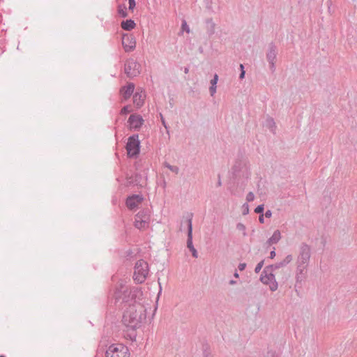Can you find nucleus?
Wrapping results in <instances>:
<instances>
[{"instance_id":"f8f14e48","label":"nucleus","mask_w":357,"mask_h":357,"mask_svg":"<svg viewBox=\"0 0 357 357\" xmlns=\"http://www.w3.org/2000/svg\"><path fill=\"white\" fill-rule=\"evenodd\" d=\"M188 239H187V247L191 251L192 255L195 258L198 257V252L195 248L192 243V218H188Z\"/></svg>"},{"instance_id":"423d86ee","label":"nucleus","mask_w":357,"mask_h":357,"mask_svg":"<svg viewBox=\"0 0 357 357\" xmlns=\"http://www.w3.org/2000/svg\"><path fill=\"white\" fill-rule=\"evenodd\" d=\"M311 257V249L309 245L303 243L299 249V254L296 259V264L308 266Z\"/></svg>"},{"instance_id":"79ce46f5","label":"nucleus","mask_w":357,"mask_h":357,"mask_svg":"<svg viewBox=\"0 0 357 357\" xmlns=\"http://www.w3.org/2000/svg\"><path fill=\"white\" fill-rule=\"evenodd\" d=\"M229 284H236V281L231 280L229 281Z\"/></svg>"},{"instance_id":"c03bdc74","label":"nucleus","mask_w":357,"mask_h":357,"mask_svg":"<svg viewBox=\"0 0 357 357\" xmlns=\"http://www.w3.org/2000/svg\"><path fill=\"white\" fill-rule=\"evenodd\" d=\"M234 276L235 278H238L239 277V275H238V273H237V271H236V272L234 273Z\"/></svg>"},{"instance_id":"ddd939ff","label":"nucleus","mask_w":357,"mask_h":357,"mask_svg":"<svg viewBox=\"0 0 357 357\" xmlns=\"http://www.w3.org/2000/svg\"><path fill=\"white\" fill-rule=\"evenodd\" d=\"M146 98V92L142 89H138L133 94V104L137 108H141L144 104Z\"/></svg>"},{"instance_id":"393cba45","label":"nucleus","mask_w":357,"mask_h":357,"mask_svg":"<svg viewBox=\"0 0 357 357\" xmlns=\"http://www.w3.org/2000/svg\"><path fill=\"white\" fill-rule=\"evenodd\" d=\"M293 259V257L291 255H288L285 257V258L281 261V262L282 263V265L284 266H287V264H289Z\"/></svg>"},{"instance_id":"7ed1b4c3","label":"nucleus","mask_w":357,"mask_h":357,"mask_svg":"<svg viewBox=\"0 0 357 357\" xmlns=\"http://www.w3.org/2000/svg\"><path fill=\"white\" fill-rule=\"evenodd\" d=\"M130 355L128 347L121 343L112 344L105 353L106 357H130Z\"/></svg>"},{"instance_id":"7c9ffc66","label":"nucleus","mask_w":357,"mask_h":357,"mask_svg":"<svg viewBox=\"0 0 357 357\" xmlns=\"http://www.w3.org/2000/svg\"><path fill=\"white\" fill-rule=\"evenodd\" d=\"M255 212L256 213L263 214V212H264V205L263 204H260L257 207H256L255 209Z\"/></svg>"},{"instance_id":"f704fd0d","label":"nucleus","mask_w":357,"mask_h":357,"mask_svg":"<svg viewBox=\"0 0 357 357\" xmlns=\"http://www.w3.org/2000/svg\"><path fill=\"white\" fill-rule=\"evenodd\" d=\"M245 267H246L245 263H241L238 264V266L239 271H243L245 268Z\"/></svg>"},{"instance_id":"1a4fd4ad","label":"nucleus","mask_w":357,"mask_h":357,"mask_svg":"<svg viewBox=\"0 0 357 357\" xmlns=\"http://www.w3.org/2000/svg\"><path fill=\"white\" fill-rule=\"evenodd\" d=\"M144 120L139 114H131L128 120V126L130 130L137 131L143 126Z\"/></svg>"},{"instance_id":"412c9836","label":"nucleus","mask_w":357,"mask_h":357,"mask_svg":"<svg viewBox=\"0 0 357 357\" xmlns=\"http://www.w3.org/2000/svg\"><path fill=\"white\" fill-rule=\"evenodd\" d=\"M206 27L210 34H213L215 32V24L212 20L206 21Z\"/></svg>"},{"instance_id":"f3484780","label":"nucleus","mask_w":357,"mask_h":357,"mask_svg":"<svg viewBox=\"0 0 357 357\" xmlns=\"http://www.w3.org/2000/svg\"><path fill=\"white\" fill-rule=\"evenodd\" d=\"M136 26V24L134 20L129 19L125 21H122L121 23V26L123 29L126 31L132 30Z\"/></svg>"},{"instance_id":"dca6fc26","label":"nucleus","mask_w":357,"mask_h":357,"mask_svg":"<svg viewBox=\"0 0 357 357\" xmlns=\"http://www.w3.org/2000/svg\"><path fill=\"white\" fill-rule=\"evenodd\" d=\"M135 84L133 83H128L126 86L121 88L120 93L122 95L125 100L130 98L135 90Z\"/></svg>"},{"instance_id":"bb28decb","label":"nucleus","mask_w":357,"mask_h":357,"mask_svg":"<svg viewBox=\"0 0 357 357\" xmlns=\"http://www.w3.org/2000/svg\"><path fill=\"white\" fill-rule=\"evenodd\" d=\"M181 28H182V30L183 31H186L188 33H189L190 32V27L188 25L187 22L185 20H183V22H182V25H181Z\"/></svg>"},{"instance_id":"473e14b6","label":"nucleus","mask_w":357,"mask_h":357,"mask_svg":"<svg viewBox=\"0 0 357 357\" xmlns=\"http://www.w3.org/2000/svg\"><path fill=\"white\" fill-rule=\"evenodd\" d=\"M128 3H129V9L130 10H133V9L135 8V6H136V3H135V0H128Z\"/></svg>"},{"instance_id":"4c0bfd02","label":"nucleus","mask_w":357,"mask_h":357,"mask_svg":"<svg viewBox=\"0 0 357 357\" xmlns=\"http://www.w3.org/2000/svg\"><path fill=\"white\" fill-rule=\"evenodd\" d=\"M265 357H276L273 352H268Z\"/></svg>"},{"instance_id":"20e7f679","label":"nucleus","mask_w":357,"mask_h":357,"mask_svg":"<svg viewBox=\"0 0 357 357\" xmlns=\"http://www.w3.org/2000/svg\"><path fill=\"white\" fill-rule=\"evenodd\" d=\"M141 142L137 134L132 135L128 138L126 146L127 154L129 158H137L140 152Z\"/></svg>"},{"instance_id":"a18cd8bd","label":"nucleus","mask_w":357,"mask_h":357,"mask_svg":"<svg viewBox=\"0 0 357 357\" xmlns=\"http://www.w3.org/2000/svg\"><path fill=\"white\" fill-rule=\"evenodd\" d=\"M188 71H189L188 68H185V70H184L185 73H188Z\"/></svg>"},{"instance_id":"9b49d317","label":"nucleus","mask_w":357,"mask_h":357,"mask_svg":"<svg viewBox=\"0 0 357 357\" xmlns=\"http://www.w3.org/2000/svg\"><path fill=\"white\" fill-rule=\"evenodd\" d=\"M122 45L126 52L133 51L136 47V40L135 36L130 34H123L122 36Z\"/></svg>"},{"instance_id":"2eb2a0df","label":"nucleus","mask_w":357,"mask_h":357,"mask_svg":"<svg viewBox=\"0 0 357 357\" xmlns=\"http://www.w3.org/2000/svg\"><path fill=\"white\" fill-rule=\"evenodd\" d=\"M142 200L143 197L141 195H134L126 199V204L128 208L132 210L135 209Z\"/></svg>"},{"instance_id":"9d476101","label":"nucleus","mask_w":357,"mask_h":357,"mask_svg":"<svg viewBox=\"0 0 357 357\" xmlns=\"http://www.w3.org/2000/svg\"><path fill=\"white\" fill-rule=\"evenodd\" d=\"M140 65L134 61H128L125 64L124 71L125 73L130 77H134L137 76L140 71Z\"/></svg>"},{"instance_id":"72a5a7b5","label":"nucleus","mask_w":357,"mask_h":357,"mask_svg":"<svg viewBox=\"0 0 357 357\" xmlns=\"http://www.w3.org/2000/svg\"><path fill=\"white\" fill-rule=\"evenodd\" d=\"M243 215H246L249 213V206L248 204H244L243 205Z\"/></svg>"},{"instance_id":"2f4dec72","label":"nucleus","mask_w":357,"mask_h":357,"mask_svg":"<svg viewBox=\"0 0 357 357\" xmlns=\"http://www.w3.org/2000/svg\"><path fill=\"white\" fill-rule=\"evenodd\" d=\"M160 118H161L162 124L165 128V129L167 130V132L169 133V126H167V123H166L163 116L162 115V114H160Z\"/></svg>"},{"instance_id":"cd10ccee","label":"nucleus","mask_w":357,"mask_h":357,"mask_svg":"<svg viewBox=\"0 0 357 357\" xmlns=\"http://www.w3.org/2000/svg\"><path fill=\"white\" fill-rule=\"evenodd\" d=\"M264 260H261V261H259V262L257 264V266H256V267H255V273H259V272H260V271L261 270V268H262V267H263V266H264Z\"/></svg>"},{"instance_id":"f257e3e1","label":"nucleus","mask_w":357,"mask_h":357,"mask_svg":"<svg viewBox=\"0 0 357 357\" xmlns=\"http://www.w3.org/2000/svg\"><path fill=\"white\" fill-rule=\"evenodd\" d=\"M112 296L116 302L121 301L122 303H128V306L123 316V324L127 328L132 331L128 335L129 339L135 341L137 335L135 331L146 321L149 304L142 298V291L139 289H129L123 280H121L116 285Z\"/></svg>"},{"instance_id":"c85d7f7f","label":"nucleus","mask_w":357,"mask_h":357,"mask_svg":"<svg viewBox=\"0 0 357 357\" xmlns=\"http://www.w3.org/2000/svg\"><path fill=\"white\" fill-rule=\"evenodd\" d=\"M267 124L269 126L271 130L273 131L275 128V123L273 119H268Z\"/></svg>"},{"instance_id":"0eeeda50","label":"nucleus","mask_w":357,"mask_h":357,"mask_svg":"<svg viewBox=\"0 0 357 357\" xmlns=\"http://www.w3.org/2000/svg\"><path fill=\"white\" fill-rule=\"evenodd\" d=\"M150 221V214L146 211H141L135 218V226L139 229H145L149 227Z\"/></svg>"},{"instance_id":"49530a36","label":"nucleus","mask_w":357,"mask_h":357,"mask_svg":"<svg viewBox=\"0 0 357 357\" xmlns=\"http://www.w3.org/2000/svg\"><path fill=\"white\" fill-rule=\"evenodd\" d=\"M0 357H5L4 356H0Z\"/></svg>"},{"instance_id":"c9c22d12","label":"nucleus","mask_w":357,"mask_h":357,"mask_svg":"<svg viewBox=\"0 0 357 357\" xmlns=\"http://www.w3.org/2000/svg\"><path fill=\"white\" fill-rule=\"evenodd\" d=\"M264 215H265L266 218H271L272 216L271 211L267 210Z\"/></svg>"},{"instance_id":"4be33fe9","label":"nucleus","mask_w":357,"mask_h":357,"mask_svg":"<svg viewBox=\"0 0 357 357\" xmlns=\"http://www.w3.org/2000/svg\"><path fill=\"white\" fill-rule=\"evenodd\" d=\"M236 229H237L238 231H241L242 233L243 236H247L246 227L245 226L244 224H243L241 222H238L236 225Z\"/></svg>"},{"instance_id":"f03ea898","label":"nucleus","mask_w":357,"mask_h":357,"mask_svg":"<svg viewBox=\"0 0 357 357\" xmlns=\"http://www.w3.org/2000/svg\"><path fill=\"white\" fill-rule=\"evenodd\" d=\"M149 273V267L148 263L143 259L137 261L134 268V280L139 284L143 283Z\"/></svg>"},{"instance_id":"6ab92c4d","label":"nucleus","mask_w":357,"mask_h":357,"mask_svg":"<svg viewBox=\"0 0 357 357\" xmlns=\"http://www.w3.org/2000/svg\"><path fill=\"white\" fill-rule=\"evenodd\" d=\"M218 81V75H214L213 78L211 80V86L209 88L210 93L213 96L216 93L217 83Z\"/></svg>"},{"instance_id":"aec40b11","label":"nucleus","mask_w":357,"mask_h":357,"mask_svg":"<svg viewBox=\"0 0 357 357\" xmlns=\"http://www.w3.org/2000/svg\"><path fill=\"white\" fill-rule=\"evenodd\" d=\"M117 12H118V14L121 17H126L128 16L127 8H126V6L124 4L119 5L118 9H117Z\"/></svg>"},{"instance_id":"5701e85b","label":"nucleus","mask_w":357,"mask_h":357,"mask_svg":"<svg viewBox=\"0 0 357 357\" xmlns=\"http://www.w3.org/2000/svg\"><path fill=\"white\" fill-rule=\"evenodd\" d=\"M165 167L169 169L170 171L175 174H178L179 172V168L177 166H173L169 165V163H165Z\"/></svg>"},{"instance_id":"a19ab883","label":"nucleus","mask_w":357,"mask_h":357,"mask_svg":"<svg viewBox=\"0 0 357 357\" xmlns=\"http://www.w3.org/2000/svg\"><path fill=\"white\" fill-rule=\"evenodd\" d=\"M204 357H213L210 353L205 352Z\"/></svg>"},{"instance_id":"b1692460","label":"nucleus","mask_w":357,"mask_h":357,"mask_svg":"<svg viewBox=\"0 0 357 357\" xmlns=\"http://www.w3.org/2000/svg\"><path fill=\"white\" fill-rule=\"evenodd\" d=\"M282 263L281 261L276 263L275 264L267 266V268H270V270L274 272L275 270L278 269L281 267H283Z\"/></svg>"},{"instance_id":"e433bc0d","label":"nucleus","mask_w":357,"mask_h":357,"mask_svg":"<svg viewBox=\"0 0 357 357\" xmlns=\"http://www.w3.org/2000/svg\"><path fill=\"white\" fill-rule=\"evenodd\" d=\"M275 250V248H273V250L270 252V258L271 259H273L276 255Z\"/></svg>"},{"instance_id":"a878e982","label":"nucleus","mask_w":357,"mask_h":357,"mask_svg":"<svg viewBox=\"0 0 357 357\" xmlns=\"http://www.w3.org/2000/svg\"><path fill=\"white\" fill-rule=\"evenodd\" d=\"M131 109H130V107L129 105H126L124 106L121 109V112H120V114H126L128 113H130L131 112Z\"/></svg>"},{"instance_id":"c756f323","label":"nucleus","mask_w":357,"mask_h":357,"mask_svg":"<svg viewBox=\"0 0 357 357\" xmlns=\"http://www.w3.org/2000/svg\"><path fill=\"white\" fill-rule=\"evenodd\" d=\"M255 195L253 192H250L246 196V200L248 202H252L255 199Z\"/></svg>"},{"instance_id":"58836bf2","label":"nucleus","mask_w":357,"mask_h":357,"mask_svg":"<svg viewBox=\"0 0 357 357\" xmlns=\"http://www.w3.org/2000/svg\"><path fill=\"white\" fill-rule=\"evenodd\" d=\"M259 221L260 223L264 222V214H261L259 217Z\"/></svg>"},{"instance_id":"37998d69","label":"nucleus","mask_w":357,"mask_h":357,"mask_svg":"<svg viewBox=\"0 0 357 357\" xmlns=\"http://www.w3.org/2000/svg\"><path fill=\"white\" fill-rule=\"evenodd\" d=\"M240 69H241V72L242 70H244V66H243V64H240Z\"/></svg>"},{"instance_id":"a211bd4d","label":"nucleus","mask_w":357,"mask_h":357,"mask_svg":"<svg viewBox=\"0 0 357 357\" xmlns=\"http://www.w3.org/2000/svg\"><path fill=\"white\" fill-rule=\"evenodd\" d=\"M281 238V233L279 230H275L272 236L268 239L267 243L268 245H273L278 243Z\"/></svg>"},{"instance_id":"4468645a","label":"nucleus","mask_w":357,"mask_h":357,"mask_svg":"<svg viewBox=\"0 0 357 357\" xmlns=\"http://www.w3.org/2000/svg\"><path fill=\"white\" fill-rule=\"evenodd\" d=\"M307 266L301 265V264H296V275L295 278L296 280V282H301L303 281L307 275Z\"/></svg>"},{"instance_id":"6e6552de","label":"nucleus","mask_w":357,"mask_h":357,"mask_svg":"<svg viewBox=\"0 0 357 357\" xmlns=\"http://www.w3.org/2000/svg\"><path fill=\"white\" fill-rule=\"evenodd\" d=\"M278 50L276 46L271 43L268 45V50L266 52V59L269 63L270 70L271 72L275 71V62L277 58Z\"/></svg>"},{"instance_id":"39448f33","label":"nucleus","mask_w":357,"mask_h":357,"mask_svg":"<svg viewBox=\"0 0 357 357\" xmlns=\"http://www.w3.org/2000/svg\"><path fill=\"white\" fill-rule=\"evenodd\" d=\"M260 281L268 285L271 291H275L278 288L275 275L270 268L265 267L260 275Z\"/></svg>"},{"instance_id":"ea45409f","label":"nucleus","mask_w":357,"mask_h":357,"mask_svg":"<svg viewBox=\"0 0 357 357\" xmlns=\"http://www.w3.org/2000/svg\"><path fill=\"white\" fill-rule=\"evenodd\" d=\"M245 70H242V71L241 72L240 75H239V78H240L241 79H243L245 77Z\"/></svg>"}]
</instances>
